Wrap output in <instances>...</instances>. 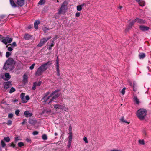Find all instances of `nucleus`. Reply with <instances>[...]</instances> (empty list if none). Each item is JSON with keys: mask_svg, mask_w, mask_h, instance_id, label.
Segmentation results:
<instances>
[{"mask_svg": "<svg viewBox=\"0 0 151 151\" xmlns=\"http://www.w3.org/2000/svg\"><path fill=\"white\" fill-rule=\"evenodd\" d=\"M58 91V90H56L53 92L49 96H47L48 93H46L42 99V101L44 104L47 103L48 104H52L54 101V100L59 96V95Z\"/></svg>", "mask_w": 151, "mask_h": 151, "instance_id": "obj_1", "label": "nucleus"}, {"mask_svg": "<svg viewBox=\"0 0 151 151\" xmlns=\"http://www.w3.org/2000/svg\"><path fill=\"white\" fill-rule=\"evenodd\" d=\"M14 61L12 59L9 58L6 61L4 66V68L5 70L8 69L11 70L14 68Z\"/></svg>", "mask_w": 151, "mask_h": 151, "instance_id": "obj_2", "label": "nucleus"}, {"mask_svg": "<svg viewBox=\"0 0 151 151\" xmlns=\"http://www.w3.org/2000/svg\"><path fill=\"white\" fill-rule=\"evenodd\" d=\"M49 62L43 64L40 66L35 73V75L37 76H39L45 71L47 69V65L49 64Z\"/></svg>", "mask_w": 151, "mask_h": 151, "instance_id": "obj_3", "label": "nucleus"}, {"mask_svg": "<svg viewBox=\"0 0 151 151\" xmlns=\"http://www.w3.org/2000/svg\"><path fill=\"white\" fill-rule=\"evenodd\" d=\"M136 114L140 119L142 120L146 115L147 111L143 109H140L137 111Z\"/></svg>", "mask_w": 151, "mask_h": 151, "instance_id": "obj_4", "label": "nucleus"}, {"mask_svg": "<svg viewBox=\"0 0 151 151\" xmlns=\"http://www.w3.org/2000/svg\"><path fill=\"white\" fill-rule=\"evenodd\" d=\"M67 4V3L66 1H64L62 5H61V7L59 10L58 13V14H60L63 12H65V10L66 9Z\"/></svg>", "mask_w": 151, "mask_h": 151, "instance_id": "obj_5", "label": "nucleus"}, {"mask_svg": "<svg viewBox=\"0 0 151 151\" xmlns=\"http://www.w3.org/2000/svg\"><path fill=\"white\" fill-rule=\"evenodd\" d=\"M50 38V37H48L47 38H43L40 40V42L37 45V46L39 47H41L43 45L45 44L48 40Z\"/></svg>", "mask_w": 151, "mask_h": 151, "instance_id": "obj_6", "label": "nucleus"}, {"mask_svg": "<svg viewBox=\"0 0 151 151\" xmlns=\"http://www.w3.org/2000/svg\"><path fill=\"white\" fill-rule=\"evenodd\" d=\"M63 104L57 103L53 105L54 108L56 110L59 109H63V108L64 107Z\"/></svg>", "mask_w": 151, "mask_h": 151, "instance_id": "obj_7", "label": "nucleus"}, {"mask_svg": "<svg viewBox=\"0 0 151 151\" xmlns=\"http://www.w3.org/2000/svg\"><path fill=\"white\" fill-rule=\"evenodd\" d=\"M143 22L142 20L140 19L137 18L135 19L130 22L129 26L131 27L135 22L142 23Z\"/></svg>", "mask_w": 151, "mask_h": 151, "instance_id": "obj_8", "label": "nucleus"}, {"mask_svg": "<svg viewBox=\"0 0 151 151\" xmlns=\"http://www.w3.org/2000/svg\"><path fill=\"white\" fill-rule=\"evenodd\" d=\"M12 41V39L9 37H6L3 39L2 42L5 44H6L7 43H10Z\"/></svg>", "mask_w": 151, "mask_h": 151, "instance_id": "obj_9", "label": "nucleus"}, {"mask_svg": "<svg viewBox=\"0 0 151 151\" xmlns=\"http://www.w3.org/2000/svg\"><path fill=\"white\" fill-rule=\"evenodd\" d=\"M24 0H17V4L20 6H22L24 4Z\"/></svg>", "mask_w": 151, "mask_h": 151, "instance_id": "obj_10", "label": "nucleus"}, {"mask_svg": "<svg viewBox=\"0 0 151 151\" xmlns=\"http://www.w3.org/2000/svg\"><path fill=\"white\" fill-rule=\"evenodd\" d=\"M139 28L142 31L147 30L149 29V27H147L142 25L140 26Z\"/></svg>", "mask_w": 151, "mask_h": 151, "instance_id": "obj_11", "label": "nucleus"}, {"mask_svg": "<svg viewBox=\"0 0 151 151\" xmlns=\"http://www.w3.org/2000/svg\"><path fill=\"white\" fill-rule=\"evenodd\" d=\"M11 85V82L9 81L5 82L4 83V88L6 89H7Z\"/></svg>", "mask_w": 151, "mask_h": 151, "instance_id": "obj_12", "label": "nucleus"}, {"mask_svg": "<svg viewBox=\"0 0 151 151\" xmlns=\"http://www.w3.org/2000/svg\"><path fill=\"white\" fill-rule=\"evenodd\" d=\"M24 114L26 117H31L32 114L28 111H25L24 112Z\"/></svg>", "mask_w": 151, "mask_h": 151, "instance_id": "obj_13", "label": "nucleus"}, {"mask_svg": "<svg viewBox=\"0 0 151 151\" xmlns=\"http://www.w3.org/2000/svg\"><path fill=\"white\" fill-rule=\"evenodd\" d=\"M20 98H21L22 102L23 103H26L27 102L26 100H25V94L22 93L20 95Z\"/></svg>", "mask_w": 151, "mask_h": 151, "instance_id": "obj_14", "label": "nucleus"}, {"mask_svg": "<svg viewBox=\"0 0 151 151\" xmlns=\"http://www.w3.org/2000/svg\"><path fill=\"white\" fill-rule=\"evenodd\" d=\"M4 80L6 81H8L11 78V76L9 73H6L4 74Z\"/></svg>", "mask_w": 151, "mask_h": 151, "instance_id": "obj_15", "label": "nucleus"}, {"mask_svg": "<svg viewBox=\"0 0 151 151\" xmlns=\"http://www.w3.org/2000/svg\"><path fill=\"white\" fill-rule=\"evenodd\" d=\"M40 23V22L39 20L35 21L34 23V27L35 28L37 29L38 28V25Z\"/></svg>", "mask_w": 151, "mask_h": 151, "instance_id": "obj_16", "label": "nucleus"}, {"mask_svg": "<svg viewBox=\"0 0 151 151\" xmlns=\"http://www.w3.org/2000/svg\"><path fill=\"white\" fill-rule=\"evenodd\" d=\"M134 102L137 104H139V101L136 96H134L133 98Z\"/></svg>", "mask_w": 151, "mask_h": 151, "instance_id": "obj_17", "label": "nucleus"}, {"mask_svg": "<svg viewBox=\"0 0 151 151\" xmlns=\"http://www.w3.org/2000/svg\"><path fill=\"white\" fill-rule=\"evenodd\" d=\"M10 3L11 6L13 8H16L17 5L13 0H10Z\"/></svg>", "mask_w": 151, "mask_h": 151, "instance_id": "obj_18", "label": "nucleus"}, {"mask_svg": "<svg viewBox=\"0 0 151 151\" xmlns=\"http://www.w3.org/2000/svg\"><path fill=\"white\" fill-rule=\"evenodd\" d=\"M56 39V37L54 38L53 40L52 41V42L51 43V45L49 46L48 49L49 50L51 49L52 48L53 46L55 43L54 42V41Z\"/></svg>", "mask_w": 151, "mask_h": 151, "instance_id": "obj_19", "label": "nucleus"}, {"mask_svg": "<svg viewBox=\"0 0 151 151\" xmlns=\"http://www.w3.org/2000/svg\"><path fill=\"white\" fill-rule=\"evenodd\" d=\"M27 78L28 77L26 75L24 74L23 75V82L24 83H25L27 82Z\"/></svg>", "mask_w": 151, "mask_h": 151, "instance_id": "obj_20", "label": "nucleus"}, {"mask_svg": "<svg viewBox=\"0 0 151 151\" xmlns=\"http://www.w3.org/2000/svg\"><path fill=\"white\" fill-rule=\"evenodd\" d=\"M120 120L121 122H122L123 123H126L129 124V122L127 121V120H125L124 117H122L120 119Z\"/></svg>", "mask_w": 151, "mask_h": 151, "instance_id": "obj_21", "label": "nucleus"}, {"mask_svg": "<svg viewBox=\"0 0 151 151\" xmlns=\"http://www.w3.org/2000/svg\"><path fill=\"white\" fill-rule=\"evenodd\" d=\"M138 143L140 145H144L145 142L144 139H139L138 141Z\"/></svg>", "mask_w": 151, "mask_h": 151, "instance_id": "obj_22", "label": "nucleus"}, {"mask_svg": "<svg viewBox=\"0 0 151 151\" xmlns=\"http://www.w3.org/2000/svg\"><path fill=\"white\" fill-rule=\"evenodd\" d=\"M129 83L130 86H132L133 88V90L134 91H135L136 90V89H135V87L136 86V83L134 82L133 83V84H132V83H131V82H129Z\"/></svg>", "mask_w": 151, "mask_h": 151, "instance_id": "obj_23", "label": "nucleus"}, {"mask_svg": "<svg viewBox=\"0 0 151 151\" xmlns=\"http://www.w3.org/2000/svg\"><path fill=\"white\" fill-rule=\"evenodd\" d=\"M145 56V54L144 53H142L139 55V58L140 59L143 58Z\"/></svg>", "mask_w": 151, "mask_h": 151, "instance_id": "obj_24", "label": "nucleus"}, {"mask_svg": "<svg viewBox=\"0 0 151 151\" xmlns=\"http://www.w3.org/2000/svg\"><path fill=\"white\" fill-rule=\"evenodd\" d=\"M30 37V35H29L26 34L24 35V38L26 40H28Z\"/></svg>", "mask_w": 151, "mask_h": 151, "instance_id": "obj_25", "label": "nucleus"}, {"mask_svg": "<svg viewBox=\"0 0 151 151\" xmlns=\"http://www.w3.org/2000/svg\"><path fill=\"white\" fill-rule=\"evenodd\" d=\"M63 106L64 107L63 108V109L64 111L66 112H68L69 111V109L67 107L65 106V105L64 104L63 105Z\"/></svg>", "mask_w": 151, "mask_h": 151, "instance_id": "obj_26", "label": "nucleus"}, {"mask_svg": "<svg viewBox=\"0 0 151 151\" xmlns=\"http://www.w3.org/2000/svg\"><path fill=\"white\" fill-rule=\"evenodd\" d=\"M4 140L7 142H9L10 141V139L8 137H4Z\"/></svg>", "mask_w": 151, "mask_h": 151, "instance_id": "obj_27", "label": "nucleus"}, {"mask_svg": "<svg viewBox=\"0 0 151 151\" xmlns=\"http://www.w3.org/2000/svg\"><path fill=\"white\" fill-rule=\"evenodd\" d=\"M77 11H81L82 9V7L81 6L78 5L77 6Z\"/></svg>", "mask_w": 151, "mask_h": 151, "instance_id": "obj_28", "label": "nucleus"}, {"mask_svg": "<svg viewBox=\"0 0 151 151\" xmlns=\"http://www.w3.org/2000/svg\"><path fill=\"white\" fill-rule=\"evenodd\" d=\"M45 3V0H40L38 3V4L40 5H42Z\"/></svg>", "mask_w": 151, "mask_h": 151, "instance_id": "obj_29", "label": "nucleus"}, {"mask_svg": "<svg viewBox=\"0 0 151 151\" xmlns=\"http://www.w3.org/2000/svg\"><path fill=\"white\" fill-rule=\"evenodd\" d=\"M125 89L126 88H123L122 90L120 91V93L123 95H124L125 94Z\"/></svg>", "mask_w": 151, "mask_h": 151, "instance_id": "obj_30", "label": "nucleus"}, {"mask_svg": "<svg viewBox=\"0 0 151 151\" xmlns=\"http://www.w3.org/2000/svg\"><path fill=\"white\" fill-rule=\"evenodd\" d=\"M139 5L141 6H142V7L144 6L145 5V2L143 1H142V0H141L140 1V3H139Z\"/></svg>", "mask_w": 151, "mask_h": 151, "instance_id": "obj_31", "label": "nucleus"}, {"mask_svg": "<svg viewBox=\"0 0 151 151\" xmlns=\"http://www.w3.org/2000/svg\"><path fill=\"white\" fill-rule=\"evenodd\" d=\"M83 139L85 143L88 144V139L86 137H84L83 138Z\"/></svg>", "mask_w": 151, "mask_h": 151, "instance_id": "obj_32", "label": "nucleus"}, {"mask_svg": "<svg viewBox=\"0 0 151 151\" xmlns=\"http://www.w3.org/2000/svg\"><path fill=\"white\" fill-rule=\"evenodd\" d=\"M15 91V89L13 87H12L10 89L9 92L10 93H12L13 92Z\"/></svg>", "mask_w": 151, "mask_h": 151, "instance_id": "obj_33", "label": "nucleus"}, {"mask_svg": "<svg viewBox=\"0 0 151 151\" xmlns=\"http://www.w3.org/2000/svg\"><path fill=\"white\" fill-rule=\"evenodd\" d=\"M18 145L19 147H21L24 146V145L22 142H20L18 143Z\"/></svg>", "mask_w": 151, "mask_h": 151, "instance_id": "obj_34", "label": "nucleus"}, {"mask_svg": "<svg viewBox=\"0 0 151 151\" xmlns=\"http://www.w3.org/2000/svg\"><path fill=\"white\" fill-rule=\"evenodd\" d=\"M51 111L50 110H45L43 111V112L44 113H46L47 114H49V113H51Z\"/></svg>", "mask_w": 151, "mask_h": 151, "instance_id": "obj_35", "label": "nucleus"}, {"mask_svg": "<svg viewBox=\"0 0 151 151\" xmlns=\"http://www.w3.org/2000/svg\"><path fill=\"white\" fill-rule=\"evenodd\" d=\"M14 139L15 142H17L19 140H21V139L20 138V137L19 136L15 137Z\"/></svg>", "mask_w": 151, "mask_h": 151, "instance_id": "obj_36", "label": "nucleus"}, {"mask_svg": "<svg viewBox=\"0 0 151 151\" xmlns=\"http://www.w3.org/2000/svg\"><path fill=\"white\" fill-rule=\"evenodd\" d=\"M11 54V53L9 52H7L6 54V56L7 58L9 57V56H10Z\"/></svg>", "mask_w": 151, "mask_h": 151, "instance_id": "obj_37", "label": "nucleus"}, {"mask_svg": "<svg viewBox=\"0 0 151 151\" xmlns=\"http://www.w3.org/2000/svg\"><path fill=\"white\" fill-rule=\"evenodd\" d=\"M34 83H36V85L37 86H40L41 84V82L40 81H39L37 82H35Z\"/></svg>", "mask_w": 151, "mask_h": 151, "instance_id": "obj_38", "label": "nucleus"}, {"mask_svg": "<svg viewBox=\"0 0 151 151\" xmlns=\"http://www.w3.org/2000/svg\"><path fill=\"white\" fill-rule=\"evenodd\" d=\"M42 138L44 140H46L47 139V136L46 135L44 134L42 136Z\"/></svg>", "mask_w": 151, "mask_h": 151, "instance_id": "obj_39", "label": "nucleus"}, {"mask_svg": "<svg viewBox=\"0 0 151 151\" xmlns=\"http://www.w3.org/2000/svg\"><path fill=\"white\" fill-rule=\"evenodd\" d=\"M1 143L2 147H4V146L6 145V144L2 140L1 141Z\"/></svg>", "mask_w": 151, "mask_h": 151, "instance_id": "obj_40", "label": "nucleus"}, {"mask_svg": "<svg viewBox=\"0 0 151 151\" xmlns=\"http://www.w3.org/2000/svg\"><path fill=\"white\" fill-rule=\"evenodd\" d=\"M35 63L31 65V66L30 67H29V68H30V69L31 70H32L34 68V66H35Z\"/></svg>", "mask_w": 151, "mask_h": 151, "instance_id": "obj_41", "label": "nucleus"}, {"mask_svg": "<svg viewBox=\"0 0 151 151\" xmlns=\"http://www.w3.org/2000/svg\"><path fill=\"white\" fill-rule=\"evenodd\" d=\"M72 139V136H69L68 142H71Z\"/></svg>", "mask_w": 151, "mask_h": 151, "instance_id": "obj_42", "label": "nucleus"}, {"mask_svg": "<svg viewBox=\"0 0 151 151\" xmlns=\"http://www.w3.org/2000/svg\"><path fill=\"white\" fill-rule=\"evenodd\" d=\"M20 111L19 110H17L15 111V114L17 116H18L19 113Z\"/></svg>", "mask_w": 151, "mask_h": 151, "instance_id": "obj_43", "label": "nucleus"}, {"mask_svg": "<svg viewBox=\"0 0 151 151\" xmlns=\"http://www.w3.org/2000/svg\"><path fill=\"white\" fill-rule=\"evenodd\" d=\"M13 50V48L12 47H9L8 48V50L9 51H12Z\"/></svg>", "mask_w": 151, "mask_h": 151, "instance_id": "obj_44", "label": "nucleus"}, {"mask_svg": "<svg viewBox=\"0 0 151 151\" xmlns=\"http://www.w3.org/2000/svg\"><path fill=\"white\" fill-rule=\"evenodd\" d=\"M13 116V114L12 113H10L8 115V117L9 118H11Z\"/></svg>", "mask_w": 151, "mask_h": 151, "instance_id": "obj_45", "label": "nucleus"}, {"mask_svg": "<svg viewBox=\"0 0 151 151\" xmlns=\"http://www.w3.org/2000/svg\"><path fill=\"white\" fill-rule=\"evenodd\" d=\"M110 151H122L120 149H114L111 150Z\"/></svg>", "mask_w": 151, "mask_h": 151, "instance_id": "obj_46", "label": "nucleus"}, {"mask_svg": "<svg viewBox=\"0 0 151 151\" xmlns=\"http://www.w3.org/2000/svg\"><path fill=\"white\" fill-rule=\"evenodd\" d=\"M12 124V121L10 120H9L8 121L7 123V124L8 125H11Z\"/></svg>", "mask_w": 151, "mask_h": 151, "instance_id": "obj_47", "label": "nucleus"}, {"mask_svg": "<svg viewBox=\"0 0 151 151\" xmlns=\"http://www.w3.org/2000/svg\"><path fill=\"white\" fill-rule=\"evenodd\" d=\"M36 83H33V86L32 87V89L35 90V89L36 88V87L37 86L36 85Z\"/></svg>", "mask_w": 151, "mask_h": 151, "instance_id": "obj_48", "label": "nucleus"}, {"mask_svg": "<svg viewBox=\"0 0 151 151\" xmlns=\"http://www.w3.org/2000/svg\"><path fill=\"white\" fill-rule=\"evenodd\" d=\"M30 98L29 97L28 95H26L25 96V100H26L27 101H28L29 100Z\"/></svg>", "mask_w": 151, "mask_h": 151, "instance_id": "obj_49", "label": "nucleus"}, {"mask_svg": "<svg viewBox=\"0 0 151 151\" xmlns=\"http://www.w3.org/2000/svg\"><path fill=\"white\" fill-rule=\"evenodd\" d=\"M38 132L37 131H34L33 133H32V134L34 135H37L38 134Z\"/></svg>", "mask_w": 151, "mask_h": 151, "instance_id": "obj_50", "label": "nucleus"}, {"mask_svg": "<svg viewBox=\"0 0 151 151\" xmlns=\"http://www.w3.org/2000/svg\"><path fill=\"white\" fill-rule=\"evenodd\" d=\"M71 144V142H68L67 146L69 148L70 147Z\"/></svg>", "mask_w": 151, "mask_h": 151, "instance_id": "obj_51", "label": "nucleus"}, {"mask_svg": "<svg viewBox=\"0 0 151 151\" xmlns=\"http://www.w3.org/2000/svg\"><path fill=\"white\" fill-rule=\"evenodd\" d=\"M80 13L79 12H77L76 14V17H78L80 16Z\"/></svg>", "mask_w": 151, "mask_h": 151, "instance_id": "obj_52", "label": "nucleus"}, {"mask_svg": "<svg viewBox=\"0 0 151 151\" xmlns=\"http://www.w3.org/2000/svg\"><path fill=\"white\" fill-rule=\"evenodd\" d=\"M10 146L13 147V148H14V147L15 146V145L13 143H12L11 144Z\"/></svg>", "mask_w": 151, "mask_h": 151, "instance_id": "obj_53", "label": "nucleus"}, {"mask_svg": "<svg viewBox=\"0 0 151 151\" xmlns=\"http://www.w3.org/2000/svg\"><path fill=\"white\" fill-rule=\"evenodd\" d=\"M27 120L26 119H24L23 120V121L22 122L21 124L22 125H23L24 124V123L26 122Z\"/></svg>", "mask_w": 151, "mask_h": 151, "instance_id": "obj_54", "label": "nucleus"}, {"mask_svg": "<svg viewBox=\"0 0 151 151\" xmlns=\"http://www.w3.org/2000/svg\"><path fill=\"white\" fill-rule=\"evenodd\" d=\"M56 68H59V63H56Z\"/></svg>", "mask_w": 151, "mask_h": 151, "instance_id": "obj_55", "label": "nucleus"}, {"mask_svg": "<svg viewBox=\"0 0 151 151\" xmlns=\"http://www.w3.org/2000/svg\"><path fill=\"white\" fill-rule=\"evenodd\" d=\"M12 46H16V44L15 42H14L12 43Z\"/></svg>", "mask_w": 151, "mask_h": 151, "instance_id": "obj_56", "label": "nucleus"}, {"mask_svg": "<svg viewBox=\"0 0 151 151\" xmlns=\"http://www.w3.org/2000/svg\"><path fill=\"white\" fill-rule=\"evenodd\" d=\"M69 136H72V132L71 131L69 132Z\"/></svg>", "mask_w": 151, "mask_h": 151, "instance_id": "obj_57", "label": "nucleus"}, {"mask_svg": "<svg viewBox=\"0 0 151 151\" xmlns=\"http://www.w3.org/2000/svg\"><path fill=\"white\" fill-rule=\"evenodd\" d=\"M56 63H59V58L58 56L57 57V59L56 60Z\"/></svg>", "mask_w": 151, "mask_h": 151, "instance_id": "obj_58", "label": "nucleus"}, {"mask_svg": "<svg viewBox=\"0 0 151 151\" xmlns=\"http://www.w3.org/2000/svg\"><path fill=\"white\" fill-rule=\"evenodd\" d=\"M26 140L27 141V142H29L31 141V140L30 139L28 138Z\"/></svg>", "mask_w": 151, "mask_h": 151, "instance_id": "obj_59", "label": "nucleus"}, {"mask_svg": "<svg viewBox=\"0 0 151 151\" xmlns=\"http://www.w3.org/2000/svg\"><path fill=\"white\" fill-rule=\"evenodd\" d=\"M56 70L57 72H60V70H59V68H56Z\"/></svg>", "mask_w": 151, "mask_h": 151, "instance_id": "obj_60", "label": "nucleus"}, {"mask_svg": "<svg viewBox=\"0 0 151 151\" xmlns=\"http://www.w3.org/2000/svg\"><path fill=\"white\" fill-rule=\"evenodd\" d=\"M135 1L138 2V3H140V1H141V0H135Z\"/></svg>", "mask_w": 151, "mask_h": 151, "instance_id": "obj_61", "label": "nucleus"}, {"mask_svg": "<svg viewBox=\"0 0 151 151\" xmlns=\"http://www.w3.org/2000/svg\"><path fill=\"white\" fill-rule=\"evenodd\" d=\"M57 75L58 76H60V72H57Z\"/></svg>", "mask_w": 151, "mask_h": 151, "instance_id": "obj_62", "label": "nucleus"}, {"mask_svg": "<svg viewBox=\"0 0 151 151\" xmlns=\"http://www.w3.org/2000/svg\"><path fill=\"white\" fill-rule=\"evenodd\" d=\"M85 5V4H81V5H80V6H82V7L83 6H84V5Z\"/></svg>", "mask_w": 151, "mask_h": 151, "instance_id": "obj_63", "label": "nucleus"}, {"mask_svg": "<svg viewBox=\"0 0 151 151\" xmlns=\"http://www.w3.org/2000/svg\"><path fill=\"white\" fill-rule=\"evenodd\" d=\"M69 130L70 131H71L72 128L71 127H70V128H69Z\"/></svg>", "mask_w": 151, "mask_h": 151, "instance_id": "obj_64", "label": "nucleus"}]
</instances>
